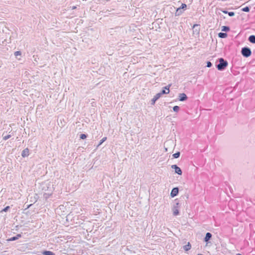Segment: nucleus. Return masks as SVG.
I'll list each match as a JSON object with an SVG mask.
<instances>
[{"mask_svg":"<svg viewBox=\"0 0 255 255\" xmlns=\"http://www.w3.org/2000/svg\"><path fill=\"white\" fill-rule=\"evenodd\" d=\"M228 63L227 60H224L223 58L219 59V64L216 65L217 68L219 71H223L227 67Z\"/></svg>","mask_w":255,"mask_h":255,"instance_id":"f257e3e1","label":"nucleus"},{"mask_svg":"<svg viewBox=\"0 0 255 255\" xmlns=\"http://www.w3.org/2000/svg\"><path fill=\"white\" fill-rule=\"evenodd\" d=\"M222 12L224 13H228V15L230 16H233L235 15V12H233V11H230V12H229L226 10H222Z\"/></svg>","mask_w":255,"mask_h":255,"instance_id":"a211bd4d","label":"nucleus"},{"mask_svg":"<svg viewBox=\"0 0 255 255\" xmlns=\"http://www.w3.org/2000/svg\"><path fill=\"white\" fill-rule=\"evenodd\" d=\"M81 139H84L87 137V135L84 133L80 134V136Z\"/></svg>","mask_w":255,"mask_h":255,"instance_id":"a878e982","label":"nucleus"},{"mask_svg":"<svg viewBox=\"0 0 255 255\" xmlns=\"http://www.w3.org/2000/svg\"><path fill=\"white\" fill-rule=\"evenodd\" d=\"M179 99L180 101H184L187 99V96L184 93L179 94Z\"/></svg>","mask_w":255,"mask_h":255,"instance_id":"6e6552de","label":"nucleus"},{"mask_svg":"<svg viewBox=\"0 0 255 255\" xmlns=\"http://www.w3.org/2000/svg\"><path fill=\"white\" fill-rule=\"evenodd\" d=\"M179 107L178 106H175L173 108V110L174 112H177L179 110Z\"/></svg>","mask_w":255,"mask_h":255,"instance_id":"5701e85b","label":"nucleus"},{"mask_svg":"<svg viewBox=\"0 0 255 255\" xmlns=\"http://www.w3.org/2000/svg\"><path fill=\"white\" fill-rule=\"evenodd\" d=\"M193 34L199 35L200 31V26L199 24H195L193 26Z\"/></svg>","mask_w":255,"mask_h":255,"instance_id":"20e7f679","label":"nucleus"},{"mask_svg":"<svg viewBox=\"0 0 255 255\" xmlns=\"http://www.w3.org/2000/svg\"><path fill=\"white\" fill-rule=\"evenodd\" d=\"M236 255H242V254H241L238 253V254H237Z\"/></svg>","mask_w":255,"mask_h":255,"instance_id":"c756f323","label":"nucleus"},{"mask_svg":"<svg viewBox=\"0 0 255 255\" xmlns=\"http://www.w3.org/2000/svg\"><path fill=\"white\" fill-rule=\"evenodd\" d=\"M107 139V137H103L100 141L99 143V145L102 144Z\"/></svg>","mask_w":255,"mask_h":255,"instance_id":"b1692460","label":"nucleus"},{"mask_svg":"<svg viewBox=\"0 0 255 255\" xmlns=\"http://www.w3.org/2000/svg\"><path fill=\"white\" fill-rule=\"evenodd\" d=\"M171 168L174 169L175 173L178 174V175H181L182 173V170L177 165H171Z\"/></svg>","mask_w":255,"mask_h":255,"instance_id":"39448f33","label":"nucleus"},{"mask_svg":"<svg viewBox=\"0 0 255 255\" xmlns=\"http://www.w3.org/2000/svg\"><path fill=\"white\" fill-rule=\"evenodd\" d=\"M180 152L179 151H178V152L175 153L174 154H173L172 155V156H173V158H177L180 156Z\"/></svg>","mask_w":255,"mask_h":255,"instance_id":"aec40b11","label":"nucleus"},{"mask_svg":"<svg viewBox=\"0 0 255 255\" xmlns=\"http://www.w3.org/2000/svg\"><path fill=\"white\" fill-rule=\"evenodd\" d=\"M2 136H3V139L4 140L8 139V138H9L11 137L10 134H8V135L3 136V134Z\"/></svg>","mask_w":255,"mask_h":255,"instance_id":"4be33fe9","label":"nucleus"},{"mask_svg":"<svg viewBox=\"0 0 255 255\" xmlns=\"http://www.w3.org/2000/svg\"><path fill=\"white\" fill-rule=\"evenodd\" d=\"M183 12V10L181 9L180 7L177 8L175 12V16L180 15Z\"/></svg>","mask_w":255,"mask_h":255,"instance_id":"ddd939ff","label":"nucleus"},{"mask_svg":"<svg viewBox=\"0 0 255 255\" xmlns=\"http://www.w3.org/2000/svg\"><path fill=\"white\" fill-rule=\"evenodd\" d=\"M241 53L245 57H248L251 56L252 51L250 48L248 47H244L242 48Z\"/></svg>","mask_w":255,"mask_h":255,"instance_id":"f03ea898","label":"nucleus"},{"mask_svg":"<svg viewBox=\"0 0 255 255\" xmlns=\"http://www.w3.org/2000/svg\"><path fill=\"white\" fill-rule=\"evenodd\" d=\"M179 192V189L178 187H174L171 190V192L170 193V196L172 197H174L175 196H177Z\"/></svg>","mask_w":255,"mask_h":255,"instance_id":"0eeeda50","label":"nucleus"},{"mask_svg":"<svg viewBox=\"0 0 255 255\" xmlns=\"http://www.w3.org/2000/svg\"><path fill=\"white\" fill-rule=\"evenodd\" d=\"M29 155V149L28 148H25L21 153V156L23 157H27Z\"/></svg>","mask_w":255,"mask_h":255,"instance_id":"9d476101","label":"nucleus"},{"mask_svg":"<svg viewBox=\"0 0 255 255\" xmlns=\"http://www.w3.org/2000/svg\"><path fill=\"white\" fill-rule=\"evenodd\" d=\"M227 35H228L226 33H224V32H220L218 34V36L220 38H226L227 37Z\"/></svg>","mask_w":255,"mask_h":255,"instance_id":"f3484780","label":"nucleus"},{"mask_svg":"<svg viewBox=\"0 0 255 255\" xmlns=\"http://www.w3.org/2000/svg\"><path fill=\"white\" fill-rule=\"evenodd\" d=\"M43 255H55L54 253L49 251H44L42 252Z\"/></svg>","mask_w":255,"mask_h":255,"instance_id":"2eb2a0df","label":"nucleus"},{"mask_svg":"<svg viewBox=\"0 0 255 255\" xmlns=\"http://www.w3.org/2000/svg\"><path fill=\"white\" fill-rule=\"evenodd\" d=\"M212 66V63L210 61H208V62H207V65H206V66H207V67L210 68V67H211Z\"/></svg>","mask_w":255,"mask_h":255,"instance_id":"cd10ccee","label":"nucleus"},{"mask_svg":"<svg viewBox=\"0 0 255 255\" xmlns=\"http://www.w3.org/2000/svg\"><path fill=\"white\" fill-rule=\"evenodd\" d=\"M161 96L159 94H156L151 100V105H154L155 102L161 97Z\"/></svg>","mask_w":255,"mask_h":255,"instance_id":"1a4fd4ad","label":"nucleus"},{"mask_svg":"<svg viewBox=\"0 0 255 255\" xmlns=\"http://www.w3.org/2000/svg\"><path fill=\"white\" fill-rule=\"evenodd\" d=\"M250 7L249 6H246L242 8V11L244 12H249L250 11Z\"/></svg>","mask_w":255,"mask_h":255,"instance_id":"412c9836","label":"nucleus"},{"mask_svg":"<svg viewBox=\"0 0 255 255\" xmlns=\"http://www.w3.org/2000/svg\"><path fill=\"white\" fill-rule=\"evenodd\" d=\"M248 40L251 43L255 44V35H252L250 36Z\"/></svg>","mask_w":255,"mask_h":255,"instance_id":"4468645a","label":"nucleus"},{"mask_svg":"<svg viewBox=\"0 0 255 255\" xmlns=\"http://www.w3.org/2000/svg\"><path fill=\"white\" fill-rule=\"evenodd\" d=\"M230 30V27L227 26H223L222 27V31L227 32Z\"/></svg>","mask_w":255,"mask_h":255,"instance_id":"6ab92c4d","label":"nucleus"},{"mask_svg":"<svg viewBox=\"0 0 255 255\" xmlns=\"http://www.w3.org/2000/svg\"><path fill=\"white\" fill-rule=\"evenodd\" d=\"M21 237V235L20 234H17L16 236L11 237V238L9 239L8 241H15L17 239H18L19 238Z\"/></svg>","mask_w":255,"mask_h":255,"instance_id":"f8f14e48","label":"nucleus"},{"mask_svg":"<svg viewBox=\"0 0 255 255\" xmlns=\"http://www.w3.org/2000/svg\"><path fill=\"white\" fill-rule=\"evenodd\" d=\"M9 206H7L5 207L1 212H6L9 209Z\"/></svg>","mask_w":255,"mask_h":255,"instance_id":"bb28decb","label":"nucleus"},{"mask_svg":"<svg viewBox=\"0 0 255 255\" xmlns=\"http://www.w3.org/2000/svg\"><path fill=\"white\" fill-rule=\"evenodd\" d=\"M21 54V52L20 51H16V52H14V55H15V56H17L18 55H20Z\"/></svg>","mask_w":255,"mask_h":255,"instance_id":"c85d7f7f","label":"nucleus"},{"mask_svg":"<svg viewBox=\"0 0 255 255\" xmlns=\"http://www.w3.org/2000/svg\"><path fill=\"white\" fill-rule=\"evenodd\" d=\"M191 248V245L189 243H188L187 245H186L183 246V249L185 251H189V250H190Z\"/></svg>","mask_w":255,"mask_h":255,"instance_id":"dca6fc26","label":"nucleus"},{"mask_svg":"<svg viewBox=\"0 0 255 255\" xmlns=\"http://www.w3.org/2000/svg\"><path fill=\"white\" fill-rule=\"evenodd\" d=\"M171 85L169 84L163 88V89L159 94L161 96L163 94H168L169 93V88Z\"/></svg>","mask_w":255,"mask_h":255,"instance_id":"423d86ee","label":"nucleus"},{"mask_svg":"<svg viewBox=\"0 0 255 255\" xmlns=\"http://www.w3.org/2000/svg\"><path fill=\"white\" fill-rule=\"evenodd\" d=\"M179 207V203L178 202L176 203V204L174 205L172 211H173V214L174 216H177L179 214V210L178 208Z\"/></svg>","mask_w":255,"mask_h":255,"instance_id":"7ed1b4c3","label":"nucleus"},{"mask_svg":"<svg viewBox=\"0 0 255 255\" xmlns=\"http://www.w3.org/2000/svg\"><path fill=\"white\" fill-rule=\"evenodd\" d=\"M212 234L209 233V232H208L206 234V236H205V237L204 239V241L205 242H208L212 238Z\"/></svg>","mask_w":255,"mask_h":255,"instance_id":"9b49d317","label":"nucleus"},{"mask_svg":"<svg viewBox=\"0 0 255 255\" xmlns=\"http://www.w3.org/2000/svg\"><path fill=\"white\" fill-rule=\"evenodd\" d=\"M181 9L183 10L187 7V5L185 3H182L180 7H179Z\"/></svg>","mask_w":255,"mask_h":255,"instance_id":"393cba45","label":"nucleus"}]
</instances>
